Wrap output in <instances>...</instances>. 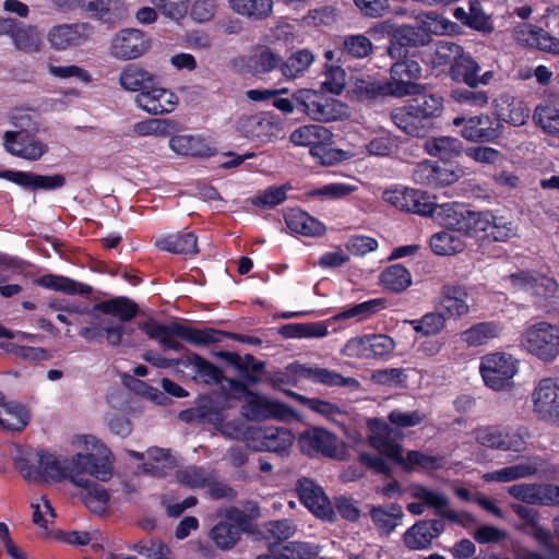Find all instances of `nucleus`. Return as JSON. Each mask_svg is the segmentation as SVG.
I'll return each instance as SVG.
<instances>
[{
	"instance_id": "obj_1",
	"label": "nucleus",
	"mask_w": 559,
	"mask_h": 559,
	"mask_svg": "<svg viewBox=\"0 0 559 559\" xmlns=\"http://www.w3.org/2000/svg\"><path fill=\"white\" fill-rule=\"evenodd\" d=\"M74 448L85 453H76L70 460H61L46 451L36 454V464L21 467L23 477L29 483L61 481L71 474L86 472L91 476L107 481L112 476L111 451L95 436L80 435L72 440Z\"/></svg>"
},
{
	"instance_id": "obj_2",
	"label": "nucleus",
	"mask_w": 559,
	"mask_h": 559,
	"mask_svg": "<svg viewBox=\"0 0 559 559\" xmlns=\"http://www.w3.org/2000/svg\"><path fill=\"white\" fill-rule=\"evenodd\" d=\"M367 424L370 430L369 443L380 455L360 452L359 461L373 472L379 474L391 473V467L385 459L397 462L411 469L431 471L442 467L443 460L441 457L418 451L408 452L404 459L401 447L392 439L393 429L385 421L372 418Z\"/></svg>"
},
{
	"instance_id": "obj_3",
	"label": "nucleus",
	"mask_w": 559,
	"mask_h": 559,
	"mask_svg": "<svg viewBox=\"0 0 559 559\" xmlns=\"http://www.w3.org/2000/svg\"><path fill=\"white\" fill-rule=\"evenodd\" d=\"M138 311L136 305L126 297H117L102 301L95 305L92 317L97 320L91 326H85L80 331V335L85 340H96L105 336L107 342L112 346H118L124 333L122 324H117L108 319H98L96 312L117 317L120 321H129L135 317Z\"/></svg>"
},
{
	"instance_id": "obj_4",
	"label": "nucleus",
	"mask_w": 559,
	"mask_h": 559,
	"mask_svg": "<svg viewBox=\"0 0 559 559\" xmlns=\"http://www.w3.org/2000/svg\"><path fill=\"white\" fill-rule=\"evenodd\" d=\"M520 347L544 364L559 357V324L539 320L525 326L519 338Z\"/></svg>"
},
{
	"instance_id": "obj_5",
	"label": "nucleus",
	"mask_w": 559,
	"mask_h": 559,
	"mask_svg": "<svg viewBox=\"0 0 559 559\" xmlns=\"http://www.w3.org/2000/svg\"><path fill=\"white\" fill-rule=\"evenodd\" d=\"M142 330L147 336L156 340L163 347L176 352H180L182 345L175 340V336L198 346L219 341L218 333L215 330H198L179 323L165 325L154 320H148L142 324Z\"/></svg>"
},
{
	"instance_id": "obj_6",
	"label": "nucleus",
	"mask_w": 559,
	"mask_h": 559,
	"mask_svg": "<svg viewBox=\"0 0 559 559\" xmlns=\"http://www.w3.org/2000/svg\"><path fill=\"white\" fill-rule=\"evenodd\" d=\"M383 308L381 299H371L344 309L323 322L295 323L287 326L289 336L299 338H321L329 334V325L341 321L359 322L371 317Z\"/></svg>"
},
{
	"instance_id": "obj_7",
	"label": "nucleus",
	"mask_w": 559,
	"mask_h": 559,
	"mask_svg": "<svg viewBox=\"0 0 559 559\" xmlns=\"http://www.w3.org/2000/svg\"><path fill=\"white\" fill-rule=\"evenodd\" d=\"M233 396L242 399V414L251 420L258 419H288L294 417V411L276 400L269 399L264 395L249 392L245 384L239 381L228 380Z\"/></svg>"
},
{
	"instance_id": "obj_8",
	"label": "nucleus",
	"mask_w": 559,
	"mask_h": 559,
	"mask_svg": "<svg viewBox=\"0 0 559 559\" xmlns=\"http://www.w3.org/2000/svg\"><path fill=\"white\" fill-rule=\"evenodd\" d=\"M520 361L513 355L495 352L480 358L479 373L485 385L493 391H510L519 372Z\"/></svg>"
},
{
	"instance_id": "obj_9",
	"label": "nucleus",
	"mask_w": 559,
	"mask_h": 559,
	"mask_svg": "<svg viewBox=\"0 0 559 559\" xmlns=\"http://www.w3.org/2000/svg\"><path fill=\"white\" fill-rule=\"evenodd\" d=\"M462 233L465 238L471 237L477 241H507L516 235V228L511 222L491 212L468 211Z\"/></svg>"
},
{
	"instance_id": "obj_10",
	"label": "nucleus",
	"mask_w": 559,
	"mask_h": 559,
	"mask_svg": "<svg viewBox=\"0 0 559 559\" xmlns=\"http://www.w3.org/2000/svg\"><path fill=\"white\" fill-rule=\"evenodd\" d=\"M473 437L479 445L491 450L522 452L526 449L527 433L522 428L480 426L474 429Z\"/></svg>"
},
{
	"instance_id": "obj_11",
	"label": "nucleus",
	"mask_w": 559,
	"mask_h": 559,
	"mask_svg": "<svg viewBox=\"0 0 559 559\" xmlns=\"http://www.w3.org/2000/svg\"><path fill=\"white\" fill-rule=\"evenodd\" d=\"M293 98L307 116L317 121L329 122L348 116L346 105L312 90H299L293 95Z\"/></svg>"
},
{
	"instance_id": "obj_12",
	"label": "nucleus",
	"mask_w": 559,
	"mask_h": 559,
	"mask_svg": "<svg viewBox=\"0 0 559 559\" xmlns=\"http://www.w3.org/2000/svg\"><path fill=\"white\" fill-rule=\"evenodd\" d=\"M532 408L539 419L559 424V377L537 382L532 392Z\"/></svg>"
},
{
	"instance_id": "obj_13",
	"label": "nucleus",
	"mask_w": 559,
	"mask_h": 559,
	"mask_svg": "<svg viewBox=\"0 0 559 559\" xmlns=\"http://www.w3.org/2000/svg\"><path fill=\"white\" fill-rule=\"evenodd\" d=\"M465 174L464 168L456 164L424 160L415 167L413 179L418 185L438 188L453 185Z\"/></svg>"
},
{
	"instance_id": "obj_14",
	"label": "nucleus",
	"mask_w": 559,
	"mask_h": 559,
	"mask_svg": "<svg viewBox=\"0 0 559 559\" xmlns=\"http://www.w3.org/2000/svg\"><path fill=\"white\" fill-rule=\"evenodd\" d=\"M300 450L309 455L322 454L333 459H345L347 451L345 444L333 433L322 428H311L300 435L298 439Z\"/></svg>"
},
{
	"instance_id": "obj_15",
	"label": "nucleus",
	"mask_w": 559,
	"mask_h": 559,
	"mask_svg": "<svg viewBox=\"0 0 559 559\" xmlns=\"http://www.w3.org/2000/svg\"><path fill=\"white\" fill-rule=\"evenodd\" d=\"M92 34L93 26L88 23H64L51 26L46 38L52 50L62 52L83 45Z\"/></svg>"
},
{
	"instance_id": "obj_16",
	"label": "nucleus",
	"mask_w": 559,
	"mask_h": 559,
	"mask_svg": "<svg viewBox=\"0 0 559 559\" xmlns=\"http://www.w3.org/2000/svg\"><path fill=\"white\" fill-rule=\"evenodd\" d=\"M420 78L421 67L417 61L395 62L390 70V80L386 81L390 96L403 97L418 94L420 85L416 81Z\"/></svg>"
},
{
	"instance_id": "obj_17",
	"label": "nucleus",
	"mask_w": 559,
	"mask_h": 559,
	"mask_svg": "<svg viewBox=\"0 0 559 559\" xmlns=\"http://www.w3.org/2000/svg\"><path fill=\"white\" fill-rule=\"evenodd\" d=\"M150 47L145 34L136 28L119 31L110 40L109 53L118 60H134L144 55Z\"/></svg>"
},
{
	"instance_id": "obj_18",
	"label": "nucleus",
	"mask_w": 559,
	"mask_h": 559,
	"mask_svg": "<svg viewBox=\"0 0 559 559\" xmlns=\"http://www.w3.org/2000/svg\"><path fill=\"white\" fill-rule=\"evenodd\" d=\"M437 307L447 319H461L469 314L472 305L466 287L462 285L445 284L441 287Z\"/></svg>"
},
{
	"instance_id": "obj_19",
	"label": "nucleus",
	"mask_w": 559,
	"mask_h": 559,
	"mask_svg": "<svg viewBox=\"0 0 559 559\" xmlns=\"http://www.w3.org/2000/svg\"><path fill=\"white\" fill-rule=\"evenodd\" d=\"M83 473L71 474V483L81 489L78 497L87 509L103 515L109 510L110 495L104 486L84 477Z\"/></svg>"
},
{
	"instance_id": "obj_20",
	"label": "nucleus",
	"mask_w": 559,
	"mask_h": 559,
	"mask_svg": "<svg viewBox=\"0 0 559 559\" xmlns=\"http://www.w3.org/2000/svg\"><path fill=\"white\" fill-rule=\"evenodd\" d=\"M384 202L406 212L426 215L429 211V197L417 189L395 186L383 191Z\"/></svg>"
},
{
	"instance_id": "obj_21",
	"label": "nucleus",
	"mask_w": 559,
	"mask_h": 559,
	"mask_svg": "<svg viewBox=\"0 0 559 559\" xmlns=\"http://www.w3.org/2000/svg\"><path fill=\"white\" fill-rule=\"evenodd\" d=\"M414 41H406L407 46L425 45L430 40L431 35H447L453 32L454 24L445 16L435 12H423L416 15Z\"/></svg>"
},
{
	"instance_id": "obj_22",
	"label": "nucleus",
	"mask_w": 559,
	"mask_h": 559,
	"mask_svg": "<svg viewBox=\"0 0 559 559\" xmlns=\"http://www.w3.org/2000/svg\"><path fill=\"white\" fill-rule=\"evenodd\" d=\"M287 369L297 379L310 380L326 386H346L352 389H358L359 386V382L355 378H346L336 371L318 366L290 364Z\"/></svg>"
},
{
	"instance_id": "obj_23",
	"label": "nucleus",
	"mask_w": 559,
	"mask_h": 559,
	"mask_svg": "<svg viewBox=\"0 0 559 559\" xmlns=\"http://www.w3.org/2000/svg\"><path fill=\"white\" fill-rule=\"evenodd\" d=\"M134 103L143 111L157 116L174 111L178 104V98L171 91L155 83L139 93Z\"/></svg>"
},
{
	"instance_id": "obj_24",
	"label": "nucleus",
	"mask_w": 559,
	"mask_h": 559,
	"mask_svg": "<svg viewBox=\"0 0 559 559\" xmlns=\"http://www.w3.org/2000/svg\"><path fill=\"white\" fill-rule=\"evenodd\" d=\"M296 490L302 504L316 516L332 520L333 509L323 489L311 479L298 480Z\"/></svg>"
},
{
	"instance_id": "obj_25",
	"label": "nucleus",
	"mask_w": 559,
	"mask_h": 559,
	"mask_svg": "<svg viewBox=\"0 0 559 559\" xmlns=\"http://www.w3.org/2000/svg\"><path fill=\"white\" fill-rule=\"evenodd\" d=\"M369 34L374 38H383L389 36L391 45L388 48V53L392 58H401L405 55L404 47L407 46L406 41H414V31L412 25L396 26L391 21H383L378 23L369 29Z\"/></svg>"
},
{
	"instance_id": "obj_26",
	"label": "nucleus",
	"mask_w": 559,
	"mask_h": 559,
	"mask_svg": "<svg viewBox=\"0 0 559 559\" xmlns=\"http://www.w3.org/2000/svg\"><path fill=\"white\" fill-rule=\"evenodd\" d=\"M513 37L523 46L559 55V39L537 25L520 23L513 28Z\"/></svg>"
},
{
	"instance_id": "obj_27",
	"label": "nucleus",
	"mask_w": 559,
	"mask_h": 559,
	"mask_svg": "<svg viewBox=\"0 0 559 559\" xmlns=\"http://www.w3.org/2000/svg\"><path fill=\"white\" fill-rule=\"evenodd\" d=\"M502 123L488 115L471 117L461 130L462 136L471 142H492L502 132Z\"/></svg>"
},
{
	"instance_id": "obj_28",
	"label": "nucleus",
	"mask_w": 559,
	"mask_h": 559,
	"mask_svg": "<svg viewBox=\"0 0 559 559\" xmlns=\"http://www.w3.org/2000/svg\"><path fill=\"white\" fill-rule=\"evenodd\" d=\"M237 130L247 138L265 142L276 138L281 133L282 128L271 116L254 115L239 119Z\"/></svg>"
},
{
	"instance_id": "obj_29",
	"label": "nucleus",
	"mask_w": 559,
	"mask_h": 559,
	"mask_svg": "<svg viewBox=\"0 0 559 559\" xmlns=\"http://www.w3.org/2000/svg\"><path fill=\"white\" fill-rule=\"evenodd\" d=\"M228 521L217 523L211 531V538L221 549H229L236 545L242 531L243 513L231 509L227 512Z\"/></svg>"
},
{
	"instance_id": "obj_30",
	"label": "nucleus",
	"mask_w": 559,
	"mask_h": 559,
	"mask_svg": "<svg viewBox=\"0 0 559 559\" xmlns=\"http://www.w3.org/2000/svg\"><path fill=\"white\" fill-rule=\"evenodd\" d=\"M0 178L27 189L52 190L61 188L66 183L64 176L60 174L45 176L19 170H4L0 173Z\"/></svg>"
},
{
	"instance_id": "obj_31",
	"label": "nucleus",
	"mask_w": 559,
	"mask_h": 559,
	"mask_svg": "<svg viewBox=\"0 0 559 559\" xmlns=\"http://www.w3.org/2000/svg\"><path fill=\"white\" fill-rule=\"evenodd\" d=\"M493 108L500 122L504 121L515 127L523 126L530 117L526 104L506 93L493 100Z\"/></svg>"
},
{
	"instance_id": "obj_32",
	"label": "nucleus",
	"mask_w": 559,
	"mask_h": 559,
	"mask_svg": "<svg viewBox=\"0 0 559 559\" xmlns=\"http://www.w3.org/2000/svg\"><path fill=\"white\" fill-rule=\"evenodd\" d=\"M4 146L11 154L29 160L40 158L47 150L43 142L13 131L5 132Z\"/></svg>"
},
{
	"instance_id": "obj_33",
	"label": "nucleus",
	"mask_w": 559,
	"mask_h": 559,
	"mask_svg": "<svg viewBox=\"0 0 559 559\" xmlns=\"http://www.w3.org/2000/svg\"><path fill=\"white\" fill-rule=\"evenodd\" d=\"M442 531L443 523L441 521H419L405 532L404 543L413 550L426 549Z\"/></svg>"
},
{
	"instance_id": "obj_34",
	"label": "nucleus",
	"mask_w": 559,
	"mask_h": 559,
	"mask_svg": "<svg viewBox=\"0 0 559 559\" xmlns=\"http://www.w3.org/2000/svg\"><path fill=\"white\" fill-rule=\"evenodd\" d=\"M157 81L158 76L155 73L136 63L124 66L118 78L119 85L123 91L139 93L154 85Z\"/></svg>"
},
{
	"instance_id": "obj_35",
	"label": "nucleus",
	"mask_w": 559,
	"mask_h": 559,
	"mask_svg": "<svg viewBox=\"0 0 559 559\" xmlns=\"http://www.w3.org/2000/svg\"><path fill=\"white\" fill-rule=\"evenodd\" d=\"M467 213L468 210H466L462 204H435L429 199V211L425 216H431L436 222L447 227L448 229L462 230Z\"/></svg>"
},
{
	"instance_id": "obj_36",
	"label": "nucleus",
	"mask_w": 559,
	"mask_h": 559,
	"mask_svg": "<svg viewBox=\"0 0 559 559\" xmlns=\"http://www.w3.org/2000/svg\"><path fill=\"white\" fill-rule=\"evenodd\" d=\"M31 420L28 407L5 396L0 403V428L8 431H21Z\"/></svg>"
},
{
	"instance_id": "obj_37",
	"label": "nucleus",
	"mask_w": 559,
	"mask_h": 559,
	"mask_svg": "<svg viewBox=\"0 0 559 559\" xmlns=\"http://www.w3.org/2000/svg\"><path fill=\"white\" fill-rule=\"evenodd\" d=\"M540 466L538 457H533L515 465L502 467L500 469L484 474L483 479L491 483H511L522 478L534 476Z\"/></svg>"
},
{
	"instance_id": "obj_38",
	"label": "nucleus",
	"mask_w": 559,
	"mask_h": 559,
	"mask_svg": "<svg viewBox=\"0 0 559 559\" xmlns=\"http://www.w3.org/2000/svg\"><path fill=\"white\" fill-rule=\"evenodd\" d=\"M391 119L400 130L412 136H423L430 129V122H425L412 104L394 109Z\"/></svg>"
},
{
	"instance_id": "obj_39",
	"label": "nucleus",
	"mask_w": 559,
	"mask_h": 559,
	"mask_svg": "<svg viewBox=\"0 0 559 559\" xmlns=\"http://www.w3.org/2000/svg\"><path fill=\"white\" fill-rule=\"evenodd\" d=\"M179 418L187 423H209L218 426L223 421V413L210 396H201L195 407L180 412Z\"/></svg>"
},
{
	"instance_id": "obj_40",
	"label": "nucleus",
	"mask_w": 559,
	"mask_h": 559,
	"mask_svg": "<svg viewBox=\"0 0 559 559\" xmlns=\"http://www.w3.org/2000/svg\"><path fill=\"white\" fill-rule=\"evenodd\" d=\"M429 246L435 254L445 257L462 252L466 241L462 230L447 228L433 234L430 237Z\"/></svg>"
},
{
	"instance_id": "obj_41",
	"label": "nucleus",
	"mask_w": 559,
	"mask_h": 559,
	"mask_svg": "<svg viewBox=\"0 0 559 559\" xmlns=\"http://www.w3.org/2000/svg\"><path fill=\"white\" fill-rule=\"evenodd\" d=\"M371 521L381 535H390L402 522L403 509L397 503L390 506L371 507L369 510Z\"/></svg>"
},
{
	"instance_id": "obj_42",
	"label": "nucleus",
	"mask_w": 559,
	"mask_h": 559,
	"mask_svg": "<svg viewBox=\"0 0 559 559\" xmlns=\"http://www.w3.org/2000/svg\"><path fill=\"white\" fill-rule=\"evenodd\" d=\"M285 222L292 233L307 237L321 236L325 233V226L308 213L294 209L285 215Z\"/></svg>"
},
{
	"instance_id": "obj_43",
	"label": "nucleus",
	"mask_w": 559,
	"mask_h": 559,
	"mask_svg": "<svg viewBox=\"0 0 559 559\" xmlns=\"http://www.w3.org/2000/svg\"><path fill=\"white\" fill-rule=\"evenodd\" d=\"M333 139L332 132L323 126L307 124L294 130L289 135V141L295 146L309 147V153L319 144Z\"/></svg>"
},
{
	"instance_id": "obj_44",
	"label": "nucleus",
	"mask_w": 559,
	"mask_h": 559,
	"mask_svg": "<svg viewBox=\"0 0 559 559\" xmlns=\"http://www.w3.org/2000/svg\"><path fill=\"white\" fill-rule=\"evenodd\" d=\"M169 147L178 155L185 156H211L213 148L200 135L181 134L171 136Z\"/></svg>"
},
{
	"instance_id": "obj_45",
	"label": "nucleus",
	"mask_w": 559,
	"mask_h": 559,
	"mask_svg": "<svg viewBox=\"0 0 559 559\" xmlns=\"http://www.w3.org/2000/svg\"><path fill=\"white\" fill-rule=\"evenodd\" d=\"M502 332V325L496 321L479 322L462 332L461 340L467 346H481L498 337Z\"/></svg>"
},
{
	"instance_id": "obj_46",
	"label": "nucleus",
	"mask_w": 559,
	"mask_h": 559,
	"mask_svg": "<svg viewBox=\"0 0 559 559\" xmlns=\"http://www.w3.org/2000/svg\"><path fill=\"white\" fill-rule=\"evenodd\" d=\"M11 39L16 49L25 52H38L43 46L41 32L31 24L15 23Z\"/></svg>"
},
{
	"instance_id": "obj_47",
	"label": "nucleus",
	"mask_w": 559,
	"mask_h": 559,
	"mask_svg": "<svg viewBox=\"0 0 559 559\" xmlns=\"http://www.w3.org/2000/svg\"><path fill=\"white\" fill-rule=\"evenodd\" d=\"M533 120L544 133L559 139V105L544 102L536 106Z\"/></svg>"
},
{
	"instance_id": "obj_48",
	"label": "nucleus",
	"mask_w": 559,
	"mask_h": 559,
	"mask_svg": "<svg viewBox=\"0 0 559 559\" xmlns=\"http://www.w3.org/2000/svg\"><path fill=\"white\" fill-rule=\"evenodd\" d=\"M156 246L176 254H195L198 252V239L193 233L174 234L156 240Z\"/></svg>"
},
{
	"instance_id": "obj_49",
	"label": "nucleus",
	"mask_w": 559,
	"mask_h": 559,
	"mask_svg": "<svg viewBox=\"0 0 559 559\" xmlns=\"http://www.w3.org/2000/svg\"><path fill=\"white\" fill-rule=\"evenodd\" d=\"M314 60L316 57L309 49H299L281 64V72L286 79H298L310 69Z\"/></svg>"
},
{
	"instance_id": "obj_50",
	"label": "nucleus",
	"mask_w": 559,
	"mask_h": 559,
	"mask_svg": "<svg viewBox=\"0 0 559 559\" xmlns=\"http://www.w3.org/2000/svg\"><path fill=\"white\" fill-rule=\"evenodd\" d=\"M228 2L234 12L254 21L267 17L273 10V0H229Z\"/></svg>"
},
{
	"instance_id": "obj_51",
	"label": "nucleus",
	"mask_w": 559,
	"mask_h": 559,
	"mask_svg": "<svg viewBox=\"0 0 559 559\" xmlns=\"http://www.w3.org/2000/svg\"><path fill=\"white\" fill-rule=\"evenodd\" d=\"M37 283L47 289L62 292L69 295H87L91 293L90 286L61 275H43L37 280Z\"/></svg>"
},
{
	"instance_id": "obj_52",
	"label": "nucleus",
	"mask_w": 559,
	"mask_h": 559,
	"mask_svg": "<svg viewBox=\"0 0 559 559\" xmlns=\"http://www.w3.org/2000/svg\"><path fill=\"white\" fill-rule=\"evenodd\" d=\"M425 151L433 157L441 159H450L459 156L463 150L462 142L452 136H438L427 139L425 142Z\"/></svg>"
},
{
	"instance_id": "obj_53",
	"label": "nucleus",
	"mask_w": 559,
	"mask_h": 559,
	"mask_svg": "<svg viewBox=\"0 0 559 559\" xmlns=\"http://www.w3.org/2000/svg\"><path fill=\"white\" fill-rule=\"evenodd\" d=\"M146 457L151 462L139 465V471L152 476H163L166 468L175 465V459L168 450L163 448L153 447L146 451Z\"/></svg>"
},
{
	"instance_id": "obj_54",
	"label": "nucleus",
	"mask_w": 559,
	"mask_h": 559,
	"mask_svg": "<svg viewBox=\"0 0 559 559\" xmlns=\"http://www.w3.org/2000/svg\"><path fill=\"white\" fill-rule=\"evenodd\" d=\"M479 63L471 56L460 52L455 62L451 64L450 76L453 81L472 86L475 82V75L480 71Z\"/></svg>"
},
{
	"instance_id": "obj_55",
	"label": "nucleus",
	"mask_w": 559,
	"mask_h": 559,
	"mask_svg": "<svg viewBox=\"0 0 559 559\" xmlns=\"http://www.w3.org/2000/svg\"><path fill=\"white\" fill-rule=\"evenodd\" d=\"M530 295L538 307H550L559 297V284L555 278L539 274Z\"/></svg>"
},
{
	"instance_id": "obj_56",
	"label": "nucleus",
	"mask_w": 559,
	"mask_h": 559,
	"mask_svg": "<svg viewBox=\"0 0 559 559\" xmlns=\"http://www.w3.org/2000/svg\"><path fill=\"white\" fill-rule=\"evenodd\" d=\"M413 330L423 336H435L447 326V318L440 311H430L418 319L405 321Z\"/></svg>"
},
{
	"instance_id": "obj_57",
	"label": "nucleus",
	"mask_w": 559,
	"mask_h": 559,
	"mask_svg": "<svg viewBox=\"0 0 559 559\" xmlns=\"http://www.w3.org/2000/svg\"><path fill=\"white\" fill-rule=\"evenodd\" d=\"M399 144V138L391 131L380 129L373 133L372 138L366 144V150L370 155L386 157L397 151Z\"/></svg>"
},
{
	"instance_id": "obj_58",
	"label": "nucleus",
	"mask_w": 559,
	"mask_h": 559,
	"mask_svg": "<svg viewBox=\"0 0 559 559\" xmlns=\"http://www.w3.org/2000/svg\"><path fill=\"white\" fill-rule=\"evenodd\" d=\"M380 283L388 290L403 292L412 285V274L402 264H393L381 273Z\"/></svg>"
},
{
	"instance_id": "obj_59",
	"label": "nucleus",
	"mask_w": 559,
	"mask_h": 559,
	"mask_svg": "<svg viewBox=\"0 0 559 559\" xmlns=\"http://www.w3.org/2000/svg\"><path fill=\"white\" fill-rule=\"evenodd\" d=\"M358 187L346 182H331L306 192L307 198L321 201L341 200L356 192Z\"/></svg>"
},
{
	"instance_id": "obj_60",
	"label": "nucleus",
	"mask_w": 559,
	"mask_h": 559,
	"mask_svg": "<svg viewBox=\"0 0 559 559\" xmlns=\"http://www.w3.org/2000/svg\"><path fill=\"white\" fill-rule=\"evenodd\" d=\"M265 451L280 454L288 453L295 442L294 433L281 427H266Z\"/></svg>"
},
{
	"instance_id": "obj_61",
	"label": "nucleus",
	"mask_w": 559,
	"mask_h": 559,
	"mask_svg": "<svg viewBox=\"0 0 559 559\" xmlns=\"http://www.w3.org/2000/svg\"><path fill=\"white\" fill-rule=\"evenodd\" d=\"M462 52L461 46L449 41L440 40L432 48L428 57V61L433 67H443L455 62V59Z\"/></svg>"
},
{
	"instance_id": "obj_62",
	"label": "nucleus",
	"mask_w": 559,
	"mask_h": 559,
	"mask_svg": "<svg viewBox=\"0 0 559 559\" xmlns=\"http://www.w3.org/2000/svg\"><path fill=\"white\" fill-rule=\"evenodd\" d=\"M176 478L189 488H203L213 481L214 476L211 471L203 467L189 466L178 471Z\"/></svg>"
},
{
	"instance_id": "obj_63",
	"label": "nucleus",
	"mask_w": 559,
	"mask_h": 559,
	"mask_svg": "<svg viewBox=\"0 0 559 559\" xmlns=\"http://www.w3.org/2000/svg\"><path fill=\"white\" fill-rule=\"evenodd\" d=\"M175 129V123L168 119H146L133 126V133L138 136H166Z\"/></svg>"
},
{
	"instance_id": "obj_64",
	"label": "nucleus",
	"mask_w": 559,
	"mask_h": 559,
	"mask_svg": "<svg viewBox=\"0 0 559 559\" xmlns=\"http://www.w3.org/2000/svg\"><path fill=\"white\" fill-rule=\"evenodd\" d=\"M321 551V547L307 542H289L283 546L281 557L274 559H311Z\"/></svg>"
}]
</instances>
